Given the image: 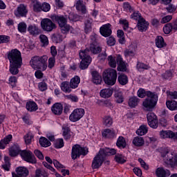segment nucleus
<instances>
[{
	"instance_id": "obj_35",
	"label": "nucleus",
	"mask_w": 177,
	"mask_h": 177,
	"mask_svg": "<svg viewBox=\"0 0 177 177\" xmlns=\"http://www.w3.org/2000/svg\"><path fill=\"white\" fill-rule=\"evenodd\" d=\"M166 106L169 110H171V111H174L175 110H177V102L176 101H167L166 102Z\"/></svg>"
},
{
	"instance_id": "obj_57",
	"label": "nucleus",
	"mask_w": 177,
	"mask_h": 177,
	"mask_svg": "<svg viewBox=\"0 0 177 177\" xmlns=\"http://www.w3.org/2000/svg\"><path fill=\"white\" fill-rule=\"evenodd\" d=\"M147 118L148 122H151V121L157 120V115H156L154 113L151 112L147 115Z\"/></svg>"
},
{
	"instance_id": "obj_37",
	"label": "nucleus",
	"mask_w": 177,
	"mask_h": 177,
	"mask_svg": "<svg viewBox=\"0 0 177 177\" xmlns=\"http://www.w3.org/2000/svg\"><path fill=\"white\" fill-rule=\"evenodd\" d=\"M55 19L57 21L59 27H63V26L67 24V19L63 16H55Z\"/></svg>"
},
{
	"instance_id": "obj_11",
	"label": "nucleus",
	"mask_w": 177,
	"mask_h": 177,
	"mask_svg": "<svg viewBox=\"0 0 177 177\" xmlns=\"http://www.w3.org/2000/svg\"><path fill=\"white\" fill-rule=\"evenodd\" d=\"M104 160H106V158L102 153H100V151H99L98 153L94 157L93 160L91 165L93 169H97L98 168H100L104 162Z\"/></svg>"
},
{
	"instance_id": "obj_50",
	"label": "nucleus",
	"mask_w": 177,
	"mask_h": 177,
	"mask_svg": "<svg viewBox=\"0 0 177 177\" xmlns=\"http://www.w3.org/2000/svg\"><path fill=\"white\" fill-rule=\"evenodd\" d=\"M35 177H48V173L44 169H37Z\"/></svg>"
},
{
	"instance_id": "obj_10",
	"label": "nucleus",
	"mask_w": 177,
	"mask_h": 177,
	"mask_svg": "<svg viewBox=\"0 0 177 177\" xmlns=\"http://www.w3.org/2000/svg\"><path fill=\"white\" fill-rule=\"evenodd\" d=\"M20 154L23 160L26 161V162H29L30 164L37 163V159L31 151L24 150L21 152Z\"/></svg>"
},
{
	"instance_id": "obj_7",
	"label": "nucleus",
	"mask_w": 177,
	"mask_h": 177,
	"mask_svg": "<svg viewBox=\"0 0 177 177\" xmlns=\"http://www.w3.org/2000/svg\"><path fill=\"white\" fill-rule=\"evenodd\" d=\"M86 154H88V148L82 147L80 145H75L72 147V160H77L80 156H86Z\"/></svg>"
},
{
	"instance_id": "obj_46",
	"label": "nucleus",
	"mask_w": 177,
	"mask_h": 177,
	"mask_svg": "<svg viewBox=\"0 0 177 177\" xmlns=\"http://www.w3.org/2000/svg\"><path fill=\"white\" fill-rule=\"evenodd\" d=\"M19 149L16 145H13L9 149L10 156L11 157H16L19 154Z\"/></svg>"
},
{
	"instance_id": "obj_51",
	"label": "nucleus",
	"mask_w": 177,
	"mask_h": 177,
	"mask_svg": "<svg viewBox=\"0 0 177 177\" xmlns=\"http://www.w3.org/2000/svg\"><path fill=\"white\" fill-rule=\"evenodd\" d=\"M54 146L55 149H62V147L64 146V141L63 140V138L56 140L54 143Z\"/></svg>"
},
{
	"instance_id": "obj_36",
	"label": "nucleus",
	"mask_w": 177,
	"mask_h": 177,
	"mask_svg": "<svg viewBox=\"0 0 177 177\" xmlns=\"http://www.w3.org/2000/svg\"><path fill=\"white\" fill-rule=\"evenodd\" d=\"M133 144L134 146L140 147L145 145V140L142 137H135L133 140Z\"/></svg>"
},
{
	"instance_id": "obj_23",
	"label": "nucleus",
	"mask_w": 177,
	"mask_h": 177,
	"mask_svg": "<svg viewBox=\"0 0 177 177\" xmlns=\"http://www.w3.org/2000/svg\"><path fill=\"white\" fill-rule=\"evenodd\" d=\"M62 130L63 136L65 140H70V139H71V136L73 135V132H71V130H70V127L67 126H63Z\"/></svg>"
},
{
	"instance_id": "obj_63",
	"label": "nucleus",
	"mask_w": 177,
	"mask_h": 177,
	"mask_svg": "<svg viewBox=\"0 0 177 177\" xmlns=\"http://www.w3.org/2000/svg\"><path fill=\"white\" fill-rule=\"evenodd\" d=\"M162 77L164 80H171L172 78V72L171 71H167L162 75Z\"/></svg>"
},
{
	"instance_id": "obj_60",
	"label": "nucleus",
	"mask_w": 177,
	"mask_h": 177,
	"mask_svg": "<svg viewBox=\"0 0 177 177\" xmlns=\"http://www.w3.org/2000/svg\"><path fill=\"white\" fill-rule=\"evenodd\" d=\"M10 41V37L6 35H0V44H8Z\"/></svg>"
},
{
	"instance_id": "obj_17",
	"label": "nucleus",
	"mask_w": 177,
	"mask_h": 177,
	"mask_svg": "<svg viewBox=\"0 0 177 177\" xmlns=\"http://www.w3.org/2000/svg\"><path fill=\"white\" fill-rule=\"evenodd\" d=\"M28 32H29L30 35L32 37H37L41 34V29L38 27V26L33 24L30 25L28 27Z\"/></svg>"
},
{
	"instance_id": "obj_47",
	"label": "nucleus",
	"mask_w": 177,
	"mask_h": 177,
	"mask_svg": "<svg viewBox=\"0 0 177 177\" xmlns=\"http://www.w3.org/2000/svg\"><path fill=\"white\" fill-rule=\"evenodd\" d=\"M39 143L42 147H49V146L51 145L49 140H48L45 137H41L39 138Z\"/></svg>"
},
{
	"instance_id": "obj_33",
	"label": "nucleus",
	"mask_w": 177,
	"mask_h": 177,
	"mask_svg": "<svg viewBox=\"0 0 177 177\" xmlns=\"http://www.w3.org/2000/svg\"><path fill=\"white\" fill-rule=\"evenodd\" d=\"M139 102H140V100L138 97L133 96L129 98V106L132 108L136 107L139 104Z\"/></svg>"
},
{
	"instance_id": "obj_15",
	"label": "nucleus",
	"mask_w": 177,
	"mask_h": 177,
	"mask_svg": "<svg viewBox=\"0 0 177 177\" xmlns=\"http://www.w3.org/2000/svg\"><path fill=\"white\" fill-rule=\"evenodd\" d=\"M111 25L110 24H107L105 25H103L100 28V32L101 35L103 37H110L111 35Z\"/></svg>"
},
{
	"instance_id": "obj_22",
	"label": "nucleus",
	"mask_w": 177,
	"mask_h": 177,
	"mask_svg": "<svg viewBox=\"0 0 177 177\" xmlns=\"http://www.w3.org/2000/svg\"><path fill=\"white\" fill-rule=\"evenodd\" d=\"M89 50L93 55H97V53L102 52V47L97 42H93L90 45Z\"/></svg>"
},
{
	"instance_id": "obj_34",
	"label": "nucleus",
	"mask_w": 177,
	"mask_h": 177,
	"mask_svg": "<svg viewBox=\"0 0 177 177\" xmlns=\"http://www.w3.org/2000/svg\"><path fill=\"white\" fill-rule=\"evenodd\" d=\"M102 136L108 138L109 139H113V138L115 136V133H114V131L107 129L102 132Z\"/></svg>"
},
{
	"instance_id": "obj_29",
	"label": "nucleus",
	"mask_w": 177,
	"mask_h": 177,
	"mask_svg": "<svg viewBox=\"0 0 177 177\" xmlns=\"http://www.w3.org/2000/svg\"><path fill=\"white\" fill-rule=\"evenodd\" d=\"M155 44L157 48H159L161 49V48H164L165 46H167V44H165V41H164V38L162 37V36H157L155 39Z\"/></svg>"
},
{
	"instance_id": "obj_30",
	"label": "nucleus",
	"mask_w": 177,
	"mask_h": 177,
	"mask_svg": "<svg viewBox=\"0 0 177 177\" xmlns=\"http://www.w3.org/2000/svg\"><path fill=\"white\" fill-rule=\"evenodd\" d=\"M80 82H81V79L78 76H75L71 80L70 82V88L72 89H75L78 88V85H80Z\"/></svg>"
},
{
	"instance_id": "obj_14",
	"label": "nucleus",
	"mask_w": 177,
	"mask_h": 177,
	"mask_svg": "<svg viewBox=\"0 0 177 177\" xmlns=\"http://www.w3.org/2000/svg\"><path fill=\"white\" fill-rule=\"evenodd\" d=\"M16 173H12V177H21L28 176V169L24 167L16 168Z\"/></svg>"
},
{
	"instance_id": "obj_13",
	"label": "nucleus",
	"mask_w": 177,
	"mask_h": 177,
	"mask_svg": "<svg viewBox=\"0 0 177 177\" xmlns=\"http://www.w3.org/2000/svg\"><path fill=\"white\" fill-rule=\"evenodd\" d=\"M28 12L27 7L24 4H20L17 9L14 12L17 17H24Z\"/></svg>"
},
{
	"instance_id": "obj_48",
	"label": "nucleus",
	"mask_w": 177,
	"mask_h": 177,
	"mask_svg": "<svg viewBox=\"0 0 177 177\" xmlns=\"http://www.w3.org/2000/svg\"><path fill=\"white\" fill-rule=\"evenodd\" d=\"M136 68L137 70H138V71H144V70H149L150 68V66H149V65L138 62L136 65Z\"/></svg>"
},
{
	"instance_id": "obj_27",
	"label": "nucleus",
	"mask_w": 177,
	"mask_h": 177,
	"mask_svg": "<svg viewBox=\"0 0 177 177\" xmlns=\"http://www.w3.org/2000/svg\"><path fill=\"white\" fill-rule=\"evenodd\" d=\"M93 20L91 18H88L84 21V31L86 34H89L92 31V23Z\"/></svg>"
},
{
	"instance_id": "obj_41",
	"label": "nucleus",
	"mask_w": 177,
	"mask_h": 177,
	"mask_svg": "<svg viewBox=\"0 0 177 177\" xmlns=\"http://www.w3.org/2000/svg\"><path fill=\"white\" fill-rule=\"evenodd\" d=\"M108 63L112 68H115L117 67V58L113 55H109L108 57Z\"/></svg>"
},
{
	"instance_id": "obj_2",
	"label": "nucleus",
	"mask_w": 177,
	"mask_h": 177,
	"mask_svg": "<svg viewBox=\"0 0 177 177\" xmlns=\"http://www.w3.org/2000/svg\"><path fill=\"white\" fill-rule=\"evenodd\" d=\"M48 57L44 55L41 57L35 56L30 59V66L34 68V70H41V71H45L48 68Z\"/></svg>"
},
{
	"instance_id": "obj_44",
	"label": "nucleus",
	"mask_w": 177,
	"mask_h": 177,
	"mask_svg": "<svg viewBox=\"0 0 177 177\" xmlns=\"http://www.w3.org/2000/svg\"><path fill=\"white\" fill-rule=\"evenodd\" d=\"M118 81L120 85H127V84H128V76L122 74L118 76Z\"/></svg>"
},
{
	"instance_id": "obj_40",
	"label": "nucleus",
	"mask_w": 177,
	"mask_h": 177,
	"mask_svg": "<svg viewBox=\"0 0 177 177\" xmlns=\"http://www.w3.org/2000/svg\"><path fill=\"white\" fill-rule=\"evenodd\" d=\"M64 39V37L59 32L55 33L52 36V39L53 42H55V44H59V42H62V41H63Z\"/></svg>"
},
{
	"instance_id": "obj_20",
	"label": "nucleus",
	"mask_w": 177,
	"mask_h": 177,
	"mask_svg": "<svg viewBox=\"0 0 177 177\" xmlns=\"http://www.w3.org/2000/svg\"><path fill=\"white\" fill-rule=\"evenodd\" d=\"M100 154H102L106 158V156H114V154H117V150L115 149L104 148L100 150Z\"/></svg>"
},
{
	"instance_id": "obj_61",
	"label": "nucleus",
	"mask_w": 177,
	"mask_h": 177,
	"mask_svg": "<svg viewBox=\"0 0 177 177\" xmlns=\"http://www.w3.org/2000/svg\"><path fill=\"white\" fill-rule=\"evenodd\" d=\"M50 10V5L46 2L41 4V12H49Z\"/></svg>"
},
{
	"instance_id": "obj_3",
	"label": "nucleus",
	"mask_w": 177,
	"mask_h": 177,
	"mask_svg": "<svg viewBox=\"0 0 177 177\" xmlns=\"http://www.w3.org/2000/svg\"><path fill=\"white\" fill-rule=\"evenodd\" d=\"M147 97L142 102V107L145 111H151L157 105L158 102V96L151 91L147 92Z\"/></svg>"
},
{
	"instance_id": "obj_49",
	"label": "nucleus",
	"mask_w": 177,
	"mask_h": 177,
	"mask_svg": "<svg viewBox=\"0 0 177 177\" xmlns=\"http://www.w3.org/2000/svg\"><path fill=\"white\" fill-rule=\"evenodd\" d=\"M103 124L105 127H111L113 125V118L110 116H105L103 118Z\"/></svg>"
},
{
	"instance_id": "obj_38",
	"label": "nucleus",
	"mask_w": 177,
	"mask_h": 177,
	"mask_svg": "<svg viewBox=\"0 0 177 177\" xmlns=\"http://www.w3.org/2000/svg\"><path fill=\"white\" fill-rule=\"evenodd\" d=\"M60 88L63 92L66 93H70L71 92V87H70V84L68 82H64L61 84Z\"/></svg>"
},
{
	"instance_id": "obj_19",
	"label": "nucleus",
	"mask_w": 177,
	"mask_h": 177,
	"mask_svg": "<svg viewBox=\"0 0 177 177\" xmlns=\"http://www.w3.org/2000/svg\"><path fill=\"white\" fill-rule=\"evenodd\" d=\"M51 111L55 115H60L63 113V105L60 103H55L51 107Z\"/></svg>"
},
{
	"instance_id": "obj_31",
	"label": "nucleus",
	"mask_w": 177,
	"mask_h": 177,
	"mask_svg": "<svg viewBox=\"0 0 177 177\" xmlns=\"http://www.w3.org/2000/svg\"><path fill=\"white\" fill-rule=\"evenodd\" d=\"M75 8L77 10L82 12V13H86V6L84 4V1L79 0L76 2Z\"/></svg>"
},
{
	"instance_id": "obj_12",
	"label": "nucleus",
	"mask_w": 177,
	"mask_h": 177,
	"mask_svg": "<svg viewBox=\"0 0 177 177\" xmlns=\"http://www.w3.org/2000/svg\"><path fill=\"white\" fill-rule=\"evenodd\" d=\"M161 139H174V140H177V132H174L172 131H164L162 130L159 133Z\"/></svg>"
},
{
	"instance_id": "obj_28",
	"label": "nucleus",
	"mask_w": 177,
	"mask_h": 177,
	"mask_svg": "<svg viewBox=\"0 0 177 177\" xmlns=\"http://www.w3.org/2000/svg\"><path fill=\"white\" fill-rule=\"evenodd\" d=\"M156 174L158 177H167V175H169V170L158 167L156 169Z\"/></svg>"
},
{
	"instance_id": "obj_62",
	"label": "nucleus",
	"mask_w": 177,
	"mask_h": 177,
	"mask_svg": "<svg viewBox=\"0 0 177 177\" xmlns=\"http://www.w3.org/2000/svg\"><path fill=\"white\" fill-rule=\"evenodd\" d=\"M131 19H133V20H138V21H139V20H141V19H143V17H142L140 13L137 11L131 15Z\"/></svg>"
},
{
	"instance_id": "obj_45",
	"label": "nucleus",
	"mask_w": 177,
	"mask_h": 177,
	"mask_svg": "<svg viewBox=\"0 0 177 177\" xmlns=\"http://www.w3.org/2000/svg\"><path fill=\"white\" fill-rule=\"evenodd\" d=\"M147 126L146 125H141L140 128L136 131L137 135L140 136H143L147 133Z\"/></svg>"
},
{
	"instance_id": "obj_55",
	"label": "nucleus",
	"mask_w": 177,
	"mask_h": 177,
	"mask_svg": "<svg viewBox=\"0 0 177 177\" xmlns=\"http://www.w3.org/2000/svg\"><path fill=\"white\" fill-rule=\"evenodd\" d=\"M61 28V31L62 32V34H67V32H68L70 31V30H71V28H73L70 25L68 24H65L62 26H59Z\"/></svg>"
},
{
	"instance_id": "obj_4",
	"label": "nucleus",
	"mask_w": 177,
	"mask_h": 177,
	"mask_svg": "<svg viewBox=\"0 0 177 177\" xmlns=\"http://www.w3.org/2000/svg\"><path fill=\"white\" fill-rule=\"evenodd\" d=\"M160 155L165 164L171 165L172 167H177V155L174 156L171 153H169V150L165 148L160 150Z\"/></svg>"
},
{
	"instance_id": "obj_8",
	"label": "nucleus",
	"mask_w": 177,
	"mask_h": 177,
	"mask_svg": "<svg viewBox=\"0 0 177 177\" xmlns=\"http://www.w3.org/2000/svg\"><path fill=\"white\" fill-rule=\"evenodd\" d=\"M85 115V110L82 108H77L71 113L69 116V120L72 122H77V121H80Z\"/></svg>"
},
{
	"instance_id": "obj_53",
	"label": "nucleus",
	"mask_w": 177,
	"mask_h": 177,
	"mask_svg": "<svg viewBox=\"0 0 177 177\" xmlns=\"http://www.w3.org/2000/svg\"><path fill=\"white\" fill-rule=\"evenodd\" d=\"M115 160L116 162H118L119 164H124V162H127V160H125V157H124L121 154H116L115 156Z\"/></svg>"
},
{
	"instance_id": "obj_1",
	"label": "nucleus",
	"mask_w": 177,
	"mask_h": 177,
	"mask_svg": "<svg viewBox=\"0 0 177 177\" xmlns=\"http://www.w3.org/2000/svg\"><path fill=\"white\" fill-rule=\"evenodd\" d=\"M7 57L10 62V72L12 75L19 74V68L23 64L21 53L17 48L12 49L8 53Z\"/></svg>"
},
{
	"instance_id": "obj_32",
	"label": "nucleus",
	"mask_w": 177,
	"mask_h": 177,
	"mask_svg": "<svg viewBox=\"0 0 177 177\" xmlns=\"http://www.w3.org/2000/svg\"><path fill=\"white\" fill-rule=\"evenodd\" d=\"M116 146L120 149H125V147H127V141H125V138L122 136H120L118 138Z\"/></svg>"
},
{
	"instance_id": "obj_39",
	"label": "nucleus",
	"mask_w": 177,
	"mask_h": 177,
	"mask_svg": "<svg viewBox=\"0 0 177 177\" xmlns=\"http://www.w3.org/2000/svg\"><path fill=\"white\" fill-rule=\"evenodd\" d=\"M26 109L28 111H37L38 106L35 102H29L26 104Z\"/></svg>"
},
{
	"instance_id": "obj_42",
	"label": "nucleus",
	"mask_w": 177,
	"mask_h": 177,
	"mask_svg": "<svg viewBox=\"0 0 177 177\" xmlns=\"http://www.w3.org/2000/svg\"><path fill=\"white\" fill-rule=\"evenodd\" d=\"M114 96L117 103H122V102H124V95H122V91H116Z\"/></svg>"
},
{
	"instance_id": "obj_26",
	"label": "nucleus",
	"mask_w": 177,
	"mask_h": 177,
	"mask_svg": "<svg viewBox=\"0 0 177 177\" xmlns=\"http://www.w3.org/2000/svg\"><path fill=\"white\" fill-rule=\"evenodd\" d=\"M100 95L101 97L104 99H107L109 97H111L113 95V88H104L101 90Z\"/></svg>"
},
{
	"instance_id": "obj_6",
	"label": "nucleus",
	"mask_w": 177,
	"mask_h": 177,
	"mask_svg": "<svg viewBox=\"0 0 177 177\" xmlns=\"http://www.w3.org/2000/svg\"><path fill=\"white\" fill-rule=\"evenodd\" d=\"M88 52H89V50L86 48V50L81 51L79 54L80 59H82V62L80 65L81 70L88 68L89 64L92 62V58H91Z\"/></svg>"
},
{
	"instance_id": "obj_18",
	"label": "nucleus",
	"mask_w": 177,
	"mask_h": 177,
	"mask_svg": "<svg viewBox=\"0 0 177 177\" xmlns=\"http://www.w3.org/2000/svg\"><path fill=\"white\" fill-rule=\"evenodd\" d=\"M124 55L125 57H134L136 55V46L134 45H130L129 48L124 50Z\"/></svg>"
},
{
	"instance_id": "obj_5",
	"label": "nucleus",
	"mask_w": 177,
	"mask_h": 177,
	"mask_svg": "<svg viewBox=\"0 0 177 177\" xmlns=\"http://www.w3.org/2000/svg\"><path fill=\"white\" fill-rule=\"evenodd\" d=\"M102 78L106 85H114L117 82V71L112 68L104 70L102 73Z\"/></svg>"
},
{
	"instance_id": "obj_9",
	"label": "nucleus",
	"mask_w": 177,
	"mask_h": 177,
	"mask_svg": "<svg viewBox=\"0 0 177 177\" xmlns=\"http://www.w3.org/2000/svg\"><path fill=\"white\" fill-rule=\"evenodd\" d=\"M41 27L44 31L50 32V31H53V30L56 28V24H55V23L50 19L46 18L41 20Z\"/></svg>"
},
{
	"instance_id": "obj_59",
	"label": "nucleus",
	"mask_w": 177,
	"mask_h": 177,
	"mask_svg": "<svg viewBox=\"0 0 177 177\" xmlns=\"http://www.w3.org/2000/svg\"><path fill=\"white\" fill-rule=\"evenodd\" d=\"M32 138H34L32 136V133H28L26 134L24 137L25 143H26V145H30V143H31V140H32Z\"/></svg>"
},
{
	"instance_id": "obj_52",
	"label": "nucleus",
	"mask_w": 177,
	"mask_h": 177,
	"mask_svg": "<svg viewBox=\"0 0 177 177\" xmlns=\"http://www.w3.org/2000/svg\"><path fill=\"white\" fill-rule=\"evenodd\" d=\"M39 39L42 44V46H48L49 40L48 39V37H46V35H41L39 36Z\"/></svg>"
},
{
	"instance_id": "obj_56",
	"label": "nucleus",
	"mask_w": 177,
	"mask_h": 177,
	"mask_svg": "<svg viewBox=\"0 0 177 177\" xmlns=\"http://www.w3.org/2000/svg\"><path fill=\"white\" fill-rule=\"evenodd\" d=\"M171 31L174 30H172V26H171V24L168 23L165 24L163 27V32H165V34H169L170 32H171Z\"/></svg>"
},
{
	"instance_id": "obj_43",
	"label": "nucleus",
	"mask_w": 177,
	"mask_h": 177,
	"mask_svg": "<svg viewBox=\"0 0 177 177\" xmlns=\"http://www.w3.org/2000/svg\"><path fill=\"white\" fill-rule=\"evenodd\" d=\"M33 10L34 12H42V4L37 0H34Z\"/></svg>"
},
{
	"instance_id": "obj_25",
	"label": "nucleus",
	"mask_w": 177,
	"mask_h": 177,
	"mask_svg": "<svg viewBox=\"0 0 177 177\" xmlns=\"http://www.w3.org/2000/svg\"><path fill=\"white\" fill-rule=\"evenodd\" d=\"M12 136L9 134L6 136L3 140H0V150H3L6 147L7 145H9L10 140H12Z\"/></svg>"
},
{
	"instance_id": "obj_54",
	"label": "nucleus",
	"mask_w": 177,
	"mask_h": 177,
	"mask_svg": "<svg viewBox=\"0 0 177 177\" xmlns=\"http://www.w3.org/2000/svg\"><path fill=\"white\" fill-rule=\"evenodd\" d=\"M18 30L19 32H26L27 31V24L24 22H21L18 24Z\"/></svg>"
},
{
	"instance_id": "obj_64",
	"label": "nucleus",
	"mask_w": 177,
	"mask_h": 177,
	"mask_svg": "<svg viewBox=\"0 0 177 177\" xmlns=\"http://www.w3.org/2000/svg\"><path fill=\"white\" fill-rule=\"evenodd\" d=\"M169 99H177V91H167Z\"/></svg>"
},
{
	"instance_id": "obj_21",
	"label": "nucleus",
	"mask_w": 177,
	"mask_h": 177,
	"mask_svg": "<svg viewBox=\"0 0 177 177\" xmlns=\"http://www.w3.org/2000/svg\"><path fill=\"white\" fill-rule=\"evenodd\" d=\"M92 75V82L95 84V85H100L102 84V76L96 71H94L91 73Z\"/></svg>"
},
{
	"instance_id": "obj_16",
	"label": "nucleus",
	"mask_w": 177,
	"mask_h": 177,
	"mask_svg": "<svg viewBox=\"0 0 177 177\" xmlns=\"http://www.w3.org/2000/svg\"><path fill=\"white\" fill-rule=\"evenodd\" d=\"M117 64H118V66L117 68L118 71H122L123 73L127 71L128 70L127 68V64L125 62H124V59H122V57L120 55L117 56Z\"/></svg>"
},
{
	"instance_id": "obj_24",
	"label": "nucleus",
	"mask_w": 177,
	"mask_h": 177,
	"mask_svg": "<svg viewBox=\"0 0 177 177\" xmlns=\"http://www.w3.org/2000/svg\"><path fill=\"white\" fill-rule=\"evenodd\" d=\"M147 27H149V22L146 21L144 18L138 21V28L139 31H146V30H147Z\"/></svg>"
},
{
	"instance_id": "obj_58",
	"label": "nucleus",
	"mask_w": 177,
	"mask_h": 177,
	"mask_svg": "<svg viewBox=\"0 0 177 177\" xmlns=\"http://www.w3.org/2000/svg\"><path fill=\"white\" fill-rule=\"evenodd\" d=\"M68 19L71 21H78V20H80V16L74 13H70L68 15Z\"/></svg>"
}]
</instances>
